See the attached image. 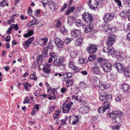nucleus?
Segmentation results:
<instances>
[{
  "label": "nucleus",
  "mask_w": 130,
  "mask_h": 130,
  "mask_svg": "<svg viewBox=\"0 0 130 130\" xmlns=\"http://www.w3.org/2000/svg\"><path fill=\"white\" fill-rule=\"evenodd\" d=\"M112 96L111 95L105 93H102L99 97L100 100L103 102L104 106L100 107L98 109L99 113H103L105 110L109 108V103L111 100Z\"/></svg>",
  "instance_id": "1"
},
{
  "label": "nucleus",
  "mask_w": 130,
  "mask_h": 130,
  "mask_svg": "<svg viewBox=\"0 0 130 130\" xmlns=\"http://www.w3.org/2000/svg\"><path fill=\"white\" fill-rule=\"evenodd\" d=\"M83 18L85 22L88 23H91L93 20V18L91 14L85 13L82 15Z\"/></svg>",
  "instance_id": "2"
},
{
  "label": "nucleus",
  "mask_w": 130,
  "mask_h": 130,
  "mask_svg": "<svg viewBox=\"0 0 130 130\" xmlns=\"http://www.w3.org/2000/svg\"><path fill=\"white\" fill-rule=\"evenodd\" d=\"M113 66L116 68L118 71L120 73H121L123 72L125 69L124 66L120 63L115 62Z\"/></svg>",
  "instance_id": "3"
},
{
  "label": "nucleus",
  "mask_w": 130,
  "mask_h": 130,
  "mask_svg": "<svg viewBox=\"0 0 130 130\" xmlns=\"http://www.w3.org/2000/svg\"><path fill=\"white\" fill-rule=\"evenodd\" d=\"M78 116L73 115L71 116L69 118V122L70 123H72V124L73 125H75L77 124L78 122Z\"/></svg>",
  "instance_id": "4"
},
{
  "label": "nucleus",
  "mask_w": 130,
  "mask_h": 130,
  "mask_svg": "<svg viewBox=\"0 0 130 130\" xmlns=\"http://www.w3.org/2000/svg\"><path fill=\"white\" fill-rule=\"evenodd\" d=\"M69 103L66 104L64 102L63 105L61 107V108L62 110V111L64 113L68 112L70 110L72 106L70 105Z\"/></svg>",
  "instance_id": "5"
},
{
  "label": "nucleus",
  "mask_w": 130,
  "mask_h": 130,
  "mask_svg": "<svg viewBox=\"0 0 130 130\" xmlns=\"http://www.w3.org/2000/svg\"><path fill=\"white\" fill-rule=\"evenodd\" d=\"M112 64L109 62L105 63L102 65V68L105 72H108L110 71L112 68Z\"/></svg>",
  "instance_id": "6"
},
{
  "label": "nucleus",
  "mask_w": 130,
  "mask_h": 130,
  "mask_svg": "<svg viewBox=\"0 0 130 130\" xmlns=\"http://www.w3.org/2000/svg\"><path fill=\"white\" fill-rule=\"evenodd\" d=\"M98 46L96 45H91L87 49V51L90 54L95 53L97 50Z\"/></svg>",
  "instance_id": "7"
},
{
  "label": "nucleus",
  "mask_w": 130,
  "mask_h": 130,
  "mask_svg": "<svg viewBox=\"0 0 130 130\" xmlns=\"http://www.w3.org/2000/svg\"><path fill=\"white\" fill-rule=\"evenodd\" d=\"M130 10L127 8L124 10L120 14V15L121 17L125 18H127L130 15Z\"/></svg>",
  "instance_id": "8"
},
{
  "label": "nucleus",
  "mask_w": 130,
  "mask_h": 130,
  "mask_svg": "<svg viewBox=\"0 0 130 130\" xmlns=\"http://www.w3.org/2000/svg\"><path fill=\"white\" fill-rule=\"evenodd\" d=\"M113 14L108 13L106 14L103 17V19L105 22H108L112 19L114 17Z\"/></svg>",
  "instance_id": "9"
},
{
  "label": "nucleus",
  "mask_w": 130,
  "mask_h": 130,
  "mask_svg": "<svg viewBox=\"0 0 130 130\" xmlns=\"http://www.w3.org/2000/svg\"><path fill=\"white\" fill-rule=\"evenodd\" d=\"M55 42L56 45L59 48L62 47L64 44V42L58 38L55 39Z\"/></svg>",
  "instance_id": "10"
},
{
  "label": "nucleus",
  "mask_w": 130,
  "mask_h": 130,
  "mask_svg": "<svg viewBox=\"0 0 130 130\" xmlns=\"http://www.w3.org/2000/svg\"><path fill=\"white\" fill-rule=\"evenodd\" d=\"M71 34L72 36L76 38H79L80 37L81 35L80 30L77 29H75L72 31Z\"/></svg>",
  "instance_id": "11"
},
{
  "label": "nucleus",
  "mask_w": 130,
  "mask_h": 130,
  "mask_svg": "<svg viewBox=\"0 0 130 130\" xmlns=\"http://www.w3.org/2000/svg\"><path fill=\"white\" fill-rule=\"evenodd\" d=\"M49 6L50 9L53 11H56L58 9L57 6L55 5V3L52 1L49 2Z\"/></svg>",
  "instance_id": "12"
},
{
  "label": "nucleus",
  "mask_w": 130,
  "mask_h": 130,
  "mask_svg": "<svg viewBox=\"0 0 130 130\" xmlns=\"http://www.w3.org/2000/svg\"><path fill=\"white\" fill-rule=\"evenodd\" d=\"M106 27L108 29L107 30H105V32H108V33L111 34L112 32H115L116 30V28L111 24H109Z\"/></svg>",
  "instance_id": "13"
},
{
  "label": "nucleus",
  "mask_w": 130,
  "mask_h": 130,
  "mask_svg": "<svg viewBox=\"0 0 130 130\" xmlns=\"http://www.w3.org/2000/svg\"><path fill=\"white\" fill-rule=\"evenodd\" d=\"M122 89L124 92H128L130 91V86H128L126 84H124L122 85Z\"/></svg>",
  "instance_id": "14"
},
{
  "label": "nucleus",
  "mask_w": 130,
  "mask_h": 130,
  "mask_svg": "<svg viewBox=\"0 0 130 130\" xmlns=\"http://www.w3.org/2000/svg\"><path fill=\"white\" fill-rule=\"evenodd\" d=\"M110 87L109 85L106 83H102L99 86V88L102 90L107 89Z\"/></svg>",
  "instance_id": "15"
},
{
  "label": "nucleus",
  "mask_w": 130,
  "mask_h": 130,
  "mask_svg": "<svg viewBox=\"0 0 130 130\" xmlns=\"http://www.w3.org/2000/svg\"><path fill=\"white\" fill-rule=\"evenodd\" d=\"M37 21V20L34 18L32 20L28 23L26 26L28 27H30L33 25L37 24L38 23Z\"/></svg>",
  "instance_id": "16"
},
{
  "label": "nucleus",
  "mask_w": 130,
  "mask_h": 130,
  "mask_svg": "<svg viewBox=\"0 0 130 130\" xmlns=\"http://www.w3.org/2000/svg\"><path fill=\"white\" fill-rule=\"evenodd\" d=\"M93 25L92 24L90 23L89 24L87 25L85 27V31L86 33H87L90 31L93 28Z\"/></svg>",
  "instance_id": "17"
},
{
  "label": "nucleus",
  "mask_w": 130,
  "mask_h": 130,
  "mask_svg": "<svg viewBox=\"0 0 130 130\" xmlns=\"http://www.w3.org/2000/svg\"><path fill=\"white\" fill-rule=\"evenodd\" d=\"M49 46H47L46 47H45L43 49L41 55L43 57H46L48 55L47 51L49 48Z\"/></svg>",
  "instance_id": "18"
},
{
  "label": "nucleus",
  "mask_w": 130,
  "mask_h": 130,
  "mask_svg": "<svg viewBox=\"0 0 130 130\" xmlns=\"http://www.w3.org/2000/svg\"><path fill=\"white\" fill-rule=\"evenodd\" d=\"M91 70L95 74H100L101 73V72L100 71L98 66L95 67H93L91 68Z\"/></svg>",
  "instance_id": "19"
},
{
  "label": "nucleus",
  "mask_w": 130,
  "mask_h": 130,
  "mask_svg": "<svg viewBox=\"0 0 130 130\" xmlns=\"http://www.w3.org/2000/svg\"><path fill=\"white\" fill-rule=\"evenodd\" d=\"M75 23L76 25L78 27L83 28L85 26L84 24L82 23L81 21L78 19L76 20Z\"/></svg>",
  "instance_id": "20"
},
{
  "label": "nucleus",
  "mask_w": 130,
  "mask_h": 130,
  "mask_svg": "<svg viewBox=\"0 0 130 130\" xmlns=\"http://www.w3.org/2000/svg\"><path fill=\"white\" fill-rule=\"evenodd\" d=\"M124 74L127 77H130V67L125 68L124 70Z\"/></svg>",
  "instance_id": "21"
},
{
  "label": "nucleus",
  "mask_w": 130,
  "mask_h": 130,
  "mask_svg": "<svg viewBox=\"0 0 130 130\" xmlns=\"http://www.w3.org/2000/svg\"><path fill=\"white\" fill-rule=\"evenodd\" d=\"M93 83L95 86H98L99 85L100 82L99 79L97 77H95L93 78Z\"/></svg>",
  "instance_id": "22"
},
{
  "label": "nucleus",
  "mask_w": 130,
  "mask_h": 130,
  "mask_svg": "<svg viewBox=\"0 0 130 130\" xmlns=\"http://www.w3.org/2000/svg\"><path fill=\"white\" fill-rule=\"evenodd\" d=\"M98 6V3L97 1L95 0L94 4L93 5L90 6V8L92 10H95L97 8Z\"/></svg>",
  "instance_id": "23"
},
{
  "label": "nucleus",
  "mask_w": 130,
  "mask_h": 130,
  "mask_svg": "<svg viewBox=\"0 0 130 130\" xmlns=\"http://www.w3.org/2000/svg\"><path fill=\"white\" fill-rule=\"evenodd\" d=\"M122 53L121 52H120L118 53L116 55V57L117 60L119 61H121L123 60V57L122 55Z\"/></svg>",
  "instance_id": "24"
},
{
  "label": "nucleus",
  "mask_w": 130,
  "mask_h": 130,
  "mask_svg": "<svg viewBox=\"0 0 130 130\" xmlns=\"http://www.w3.org/2000/svg\"><path fill=\"white\" fill-rule=\"evenodd\" d=\"M60 110H56L55 114L54 115L53 117L54 119H58L59 115V114L61 112Z\"/></svg>",
  "instance_id": "25"
},
{
  "label": "nucleus",
  "mask_w": 130,
  "mask_h": 130,
  "mask_svg": "<svg viewBox=\"0 0 130 130\" xmlns=\"http://www.w3.org/2000/svg\"><path fill=\"white\" fill-rule=\"evenodd\" d=\"M108 54L110 55H113L115 53L116 51L111 46H109V50L108 51Z\"/></svg>",
  "instance_id": "26"
},
{
  "label": "nucleus",
  "mask_w": 130,
  "mask_h": 130,
  "mask_svg": "<svg viewBox=\"0 0 130 130\" xmlns=\"http://www.w3.org/2000/svg\"><path fill=\"white\" fill-rule=\"evenodd\" d=\"M34 33V31L30 30L27 32V34H24V36L25 38H27L32 35Z\"/></svg>",
  "instance_id": "27"
},
{
  "label": "nucleus",
  "mask_w": 130,
  "mask_h": 130,
  "mask_svg": "<svg viewBox=\"0 0 130 130\" xmlns=\"http://www.w3.org/2000/svg\"><path fill=\"white\" fill-rule=\"evenodd\" d=\"M49 54L51 57L52 58H53L55 60H57L58 55L56 53H50Z\"/></svg>",
  "instance_id": "28"
},
{
  "label": "nucleus",
  "mask_w": 130,
  "mask_h": 130,
  "mask_svg": "<svg viewBox=\"0 0 130 130\" xmlns=\"http://www.w3.org/2000/svg\"><path fill=\"white\" fill-rule=\"evenodd\" d=\"M64 61V57L62 56H60L59 59V61L61 63V65L63 66L64 67L65 64L63 63Z\"/></svg>",
  "instance_id": "29"
},
{
  "label": "nucleus",
  "mask_w": 130,
  "mask_h": 130,
  "mask_svg": "<svg viewBox=\"0 0 130 130\" xmlns=\"http://www.w3.org/2000/svg\"><path fill=\"white\" fill-rule=\"evenodd\" d=\"M31 44L27 41L24 42L23 44V47L25 49L27 48Z\"/></svg>",
  "instance_id": "30"
},
{
  "label": "nucleus",
  "mask_w": 130,
  "mask_h": 130,
  "mask_svg": "<svg viewBox=\"0 0 130 130\" xmlns=\"http://www.w3.org/2000/svg\"><path fill=\"white\" fill-rule=\"evenodd\" d=\"M73 83L72 79H68L66 83V86L67 87L70 86L72 85Z\"/></svg>",
  "instance_id": "31"
},
{
  "label": "nucleus",
  "mask_w": 130,
  "mask_h": 130,
  "mask_svg": "<svg viewBox=\"0 0 130 130\" xmlns=\"http://www.w3.org/2000/svg\"><path fill=\"white\" fill-rule=\"evenodd\" d=\"M42 70L43 71L47 74H48L50 73V70L47 67L45 66L42 69Z\"/></svg>",
  "instance_id": "32"
},
{
  "label": "nucleus",
  "mask_w": 130,
  "mask_h": 130,
  "mask_svg": "<svg viewBox=\"0 0 130 130\" xmlns=\"http://www.w3.org/2000/svg\"><path fill=\"white\" fill-rule=\"evenodd\" d=\"M69 67L71 68L73 70H75L76 69V67L75 66L74 63L72 61L70 62L69 63Z\"/></svg>",
  "instance_id": "33"
},
{
  "label": "nucleus",
  "mask_w": 130,
  "mask_h": 130,
  "mask_svg": "<svg viewBox=\"0 0 130 130\" xmlns=\"http://www.w3.org/2000/svg\"><path fill=\"white\" fill-rule=\"evenodd\" d=\"M120 124H118L114 125L113 126H111L110 127L112 129V130H119L120 127Z\"/></svg>",
  "instance_id": "34"
},
{
  "label": "nucleus",
  "mask_w": 130,
  "mask_h": 130,
  "mask_svg": "<svg viewBox=\"0 0 130 130\" xmlns=\"http://www.w3.org/2000/svg\"><path fill=\"white\" fill-rule=\"evenodd\" d=\"M81 109L83 113H86L89 111L88 108L86 106H83L81 107Z\"/></svg>",
  "instance_id": "35"
},
{
  "label": "nucleus",
  "mask_w": 130,
  "mask_h": 130,
  "mask_svg": "<svg viewBox=\"0 0 130 130\" xmlns=\"http://www.w3.org/2000/svg\"><path fill=\"white\" fill-rule=\"evenodd\" d=\"M83 38H80L79 39H78L76 41V44L78 46H80L81 45L82 42L83 41Z\"/></svg>",
  "instance_id": "36"
},
{
  "label": "nucleus",
  "mask_w": 130,
  "mask_h": 130,
  "mask_svg": "<svg viewBox=\"0 0 130 130\" xmlns=\"http://www.w3.org/2000/svg\"><path fill=\"white\" fill-rule=\"evenodd\" d=\"M97 60L100 63H105V62L106 61V59L101 57H100L97 59Z\"/></svg>",
  "instance_id": "37"
},
{
  "label": "nucleus",
  "mask_w": 130,
  "mask_h": 130,
  "mask_svg": "<svg viewBox=\"0 0 130 130\" xmlns=\"http://www.w3.org/2000/svg\"><path fill=\"white\" fill-rule=\"evenodd\" d=\"M79 87L80 89H84L86 87V85L84 83H81L79 84Z\"/></svg>",
  "instance_id": "38"
},
{
  "label": "nucleus",
  "mask_w": 130,
  "mask_h": 130,
  "mask_svg": "<svg viewBox=\"0 0 130 130\" xmlns=\"http://www.w3.org/2000/svg\"><path fill=\"white\" fill-rule=\"evenodd\" d=\"M60 31L62 34H66L68 31V30L64 27H61L60 28Z\"/></svg>",
  "instance_id": "39"
},
{
  "label": "nucleus",
  "mask_w": 130,
  "mask_h": 130,
  "mask_svg": "<svg viewBox=\"0 0 130 130\" xmlns=\"http://www.w3.org/2000/svg\"><path fill=\"white\" fill-rule=\"evenodd\" d=\"M114 113L115 114L116 118L119 117V116L121 117L122 115V112L121 111H114Z\"/></svg>",
  "instance_id": "40"
},
{
  "label": "nucleus",
  "mask_w": 130,
  "mask_h": 130,
  "mask_svg": "<svg viewBox=\"0 0 130 130\" xmlns=\"http://www.w3.org/2000/svg\"><path fill=\"white\" fill-rule=\"evenodd\" d=\"M116 36L113 35H111L108 37V39L112 41V42H114L115 41V39Z\"/></svg>",
  "instance_id": "41"
},
{
  "label": "nucleus",
  "mask_w": 130,
  "mask_h": 130,
  "mask_svg": "<svg viewBox=\"0 0 130 130\" xmlns=\"http://www.w3.org/2000/svg\"><path fill=\"white\" fill-rule=\"evenodd\" d=\"M107 113L108 115L111 118H112L116 119V115L115 113H114V111L113 113H109L108 112Z\"/></svg>",
  "instance_id": "42"
},
{
  "label": "nucleus",
  "mask_w": 130,
  "mask_h": 130,
  "mask_svg": "<svg viewBox=\"0 0 130 130\" xmlns=\"http://www.w3.org/2000/svg\"><path fill=\"white\" fill-rule=\"evenodd\" d=\"M64 77L67 78H71L72 76V75L71 73H64Z\"/></svg>",
  "instance_id": "43"
},
{
  "label": "nucleus",
  "mask_w": 130,
  "mask_h": 130,
  "mask_svg": "<svg viewBox=\"0 0 130 130\" xmlns=\"http://www.w3.org/2000/svg\"><path fill=\"white\" fill-rule=\"evenodd\" d=\"M36 73H34L30 76V78L32 79H34L35 80H36L37 79V77H36Z\"/></svg>",
  "instance_id": "44"
},
{
  "label": "nucleus",
  "mask_w": 130,
  "mask_h": 130,
  "mask_svg": "<svg viewBox=\"0 0 130 130\" xmlns=\"http://www.w3.org/2000/svg\"><path fill=\"white\" fill-rule=\"evenodd\" d=\"M77 55V53L76 52H72L71 53V56L72 58H75Z\"/></svg>",
  "instance_id": "45"
},
{
  "label": "nucleus",
  "mask_w": 130,
  "mask_h": 130,
  "mask_svg": "<svg viewBox=\"0 0 130 130\" xmlns=\"http://www.w3.org/2000/svg\"><path fill=\"white\" fill-rule=\"evenodd\" d=\"M54 65L57 66L59 67L62 66L61 65V63H60L59 62H57V60H55L54 62Z\"/></svg>",
  "instance_id": "46"
},
{
  "label": "nucleus",
  "mask_w": 130,
  "mask_h": 130,
  "mask_svg": "<svg viewBox=\"0 0 130 130\" xmlns=\"http://www.w3.org/2000/svg\"><path fill=\"white\" fill-rule=\"evenodd\" d=\"M109 50V46H107L103 48V51L104 52L107 53L108 54Z\"/></svg>",
  "instance_id": "47"
},
{
  "label": "nucleus",
  "mask_w": 130,
  "mask_h": 130,
  "mask_svg": "<svg viewBox=\"0 0 130 130\" xmlns=\"http://www.w3.org/2000/svg\"><path fill=\"white\" fill-rule=\"evenodd\" d=\"M73 39L71 38H66L65 39L64 42L65 43L67 44L68 43L70 42Z\"/></svg>",
  "instance_id": "48"
},
{
  "label": "nucleus",
  "mask_w": 130,
  "mask_h": 130,
  "mask_svg": "<svg viewBox=\"0 0 130 130\" xmlns=\"http://www.w3.org/2000/svg\"><path fill=\"white\" fill-rule=\"evenodd\" d=\"M122 99V96L119 95L116 98L115 100L117 101L120 102Z\"/></svg>",
  "instance_id": "49"
},
{
  "label": "nucleus",
  "mask_w": 130,
  "mask_h": 130,
  "mask_svg": "<svg viewBox=\"0 0 130 130\" xmlns=\"http://www.w3.org/2000/svg\"><path fill=\"white\" fill-rule=\"evenodd\" d=\"M95 55H91L89 56V59L91 61H93L95 58Z\"/></svg>",
  "instance_id": "50"
},
{
  "label": "nucleus",
  "mask_w": 130,
  "mask_h": 130,
  "mask_svg": "<svg viewBox=\"0 0 130 130\" xmlns=\"http://www.w3.org/2000/svg\"><path fill=\"white\" fill-rule=\"evenodd\" d=\"M74 18L73 17H71L70 16H69L68 17V22L70 23H73V20H71V19H73Z\"/></svg>",
  "instance_id": "51"
},
{
  "label": "nucleus",
  "mask_w": 130,
  "mask_h": 130,
  "mask_svg": "<svg viewBox=\"0 0 130 130\" xmlns=\"http://www.w3.org/2000/svg\"><path fill=\"white\" fill-rule=\"evenodd\" d=\"M67 4H65L63 7H62L61 9V11L62 12L66 8L67 6Z\"/></svg>",
  "instance_id": "52"
},
{
  "label": "nucleus",
  "mask_w": 130,
  "mask_h": 130,
  "mask_svg": "<svg viewBox=\"0 0 130 130\" xmlns=\"http://www.w3.org/2000/svg\"><path fill=\"white\" fill-rule=\"evenodd\" d=\"M42 56L41 55H38L37 59L38 61L41 62L42 61Z\"/></svg>",
  "instance_id": "53"
},
{
  "label": "nucleus",
  "mask_w": 130,
  "mask_h": 130,
  "mask_svg": "<svg viewBox=\"0 0 130 130\" xmlns=\"http://www.w3.org/2000/svg\"><path fill=\"white\" fill-rule=\"evenodd\" d=\"M34 37H32L29 38L27 41L31 44L32 41L34 40Z\"/></svg>",
  "instance_id": "54"
},
{
  "label": "nucleus",
  "mask_w": 130,
  "mask_h": 130,
  "mask_svg": "<svg viewBox=\"0 0 130 130\" xmlns=\"http://www.w3.org/2000/svg\"><path fill=\"white\" fill-rule=\"evenodd\" d=\"M114 42H112V41L108 39L107 40V43L108 45L111 46L113 44Z\"/></svg>",
  "instance_id": "55"
},
{
  "label": "nucleus",
  "mask_w": 130,
  "mask_h": 130,
  "mask_svg": "<svg viewBox=\"0 0 130 130\" xmlns=\"http://www.w3.org/2000/svg\"><path fill=\"white\" fill-rule=\"evenodd\" d=\"M74 90L75 91V92L76 93H78L79 92H80V89L78 87L76 86H75L74 88Z\"/></svg>",
  "instance_id": "56"
},
{
  "label": "nucleus",
  "mask_w": 130,
  "mask_h": 130,
  "mask_svg": "<svg viewBox=\"0 0 130 130\" xmlns=\"http://www.w3.org/2000/svg\"><path fill=\"white\" fill-rule=\"evenodd\" d=\"M55 107V106H52V107L50 106L48 107V110L50 112L52 111L53 110Z\"/></svg>",
  "instance_id": "57"
},
{
  "label": "nucleus",
  "mask_w": 130,
  "mask_h": 130,
  "mask_svg": "<svg viewBox=\"0 0 130 130\" xmlns=\"http://www.w3.org/2000/svg\"><path fill=\"white\" fill-rule=\"evenodd\" d=\"M41 2L45 7V5L48 3V0H43V1H41Z\"/></svg>",
  "instance_id": "58"
},
{
  "label": "nucleus",
  "mask_w": 130,
  "mask_h": 130,
  "mask_svg": "<svg viewBox=\"0 0 130 130\" xmlns=\"http://www.w3.org/2000/svg\"><path fill=\"white\" fill-rule=\"evenodd\" d=\"M28 83H26L24 85V87L25 88L26 90L27 91H29L28 88L27 87L28 85Z\"/></svg>",
  "instance_id": "59"
},
{
  "label": "nucleus",
  "mask_w": 130,
  "mask_h": 130,
  "mask_svg": "<svg viewBox=\"0 0 130 130\" xmlns=\"http://www.w3.org/2000/svg\"><path fill=\"white\" fill-rule=\"evenodd\" d=\"M6 3V0H4L1 3H0V6L1 7H3L4 5Z\"/></svg>",
  "instance_id": "60"
},
{
  "label": "nucleus",
  "mask_w": 130,
  "mask_h": 130,
  "mask_svg": "<svg viewBox=\"0 0 130 130\" xmlns=\"http://www.w3.org/2000/svg\"><path fill=\"white\" fill-rule=\"evenodd\" d=\"M79 61L81 64H84L85 63V59L84 58H82L81 59H79Z\"/></svg>",
  "instance_id": "61"
},
{
  "label": "nucleus",
  "mask_w": 130,
  "mask_h": 130,
  "mask_svg": "<svg viewBox=\"0 0 130 130\" xmlns=\"http://www.w3.org/2000/svg\"><path fill=\"white\" fill-rule=\"evenodd\" d=\"M48 41V38H46L45 40L43 41V42L42 44L43 46H44L46 44Z\"/></svg>",
  "instance_id": "62"
},
{
  "label": "nucleus",
  "mask_w": 130,
  "mask_h": 130,
  "mask_svg": "<svg viewBox=\"0 0 130 130\" xmlns=\"http://www.w3.org/2000/svg\"><path fill=\"white\" fill-rule=\"evenodd\" d=\"M6 41L9 42L10 41V36H7L5 38Z\"/></svg>",
  "instance_id": "63"
},
{
  "label": "nucleus",
  "mask_w": 130,
  "mask_h": 130,
  "mask_svg": "<svg viewBox=\"0 0 130 130\" xmlns=\"http://www.w3.org/2000/svg\"><path fill=\"white\" fill-rule=\"evenodd\" d=\"M61 24V22L60 21H58L56 23V27H59Z\"/></svg>",
  "instance_id": "64"
}]
</instances>
